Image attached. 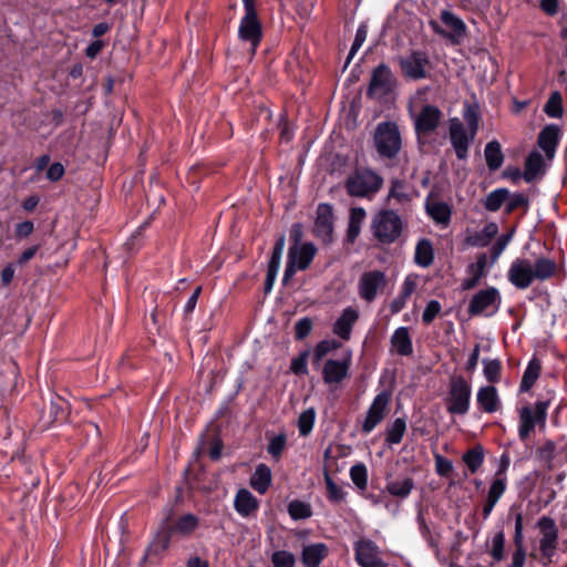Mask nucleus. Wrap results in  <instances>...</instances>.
<instances>
[{
  "label": "nucleus",
  "instance_id": "nucleus-1",
  "mask_svg": "<svg viewBox=\"0 0 567 567\" xmlns=\"http://www.w3.org/2000/svg\"><path fill=\"white\" fill-rule=\"evenodd\" d=\"M556 271L557 264L554 259L538 257L532 261L527 258H517L511 264L507 277L516 288L526 289L535 280L545 281L551 278Z\"/></svg>",
  "mask_w": 567,
  "mask_h": 567
},
{
  "label": "nucleus",
  "instance_id": "nucleus-2",
  "mask_svg": "<svg viewBox=\"0 0 567 567\" xmlns=\"http://www.w3.org/2000/svg\"><path fill=\"white\" fill-rule=\"evenodd\" d=\"M465 117L467 120L468 127H465L458 118H452L450 121V140L456 156L460 159H465L467 157L470 144L474 140L478 126L475 114H466Z\"/></svg>",
  "mask_w": 567,
  "mask_h": 567
},
{
  "label": "nucleus",
  "instance_id": "nucleus-3",
  "mask_svg": "<svg viewBox=\"0 0 567 567\" xmlns=\"http://www.w3.org/2000/svg\"><path fill=\"white\" fill-rule=\"evenodd\" d=\"M371 229L379 241L391 244L400 237L403 223L393 210H381L373 217Z\"/></svg>",
  "mask_w": 567,
  "mask_h": 567
},
{
  "label": "nucleus",
  "instance_id": "nucleus-4",
  "mask_svg": "<svg viewBox=\"0 0 567 567\" xmlns=\"http://www.w3.org/2000/svg\"><path fill=\"white\" fill-rule=\"evenodd\" d=\"M243 4L245 16L241 18L238 35L249 45V51L254 54L261 40V25L257 18L255 0H243Z\"/></svg>",
  "mask_w": 567,
  "mask_h": 567
},
{
  "label": "nucleus",
  "instance_id": "nucleus-5",
  "mask_svg": "<svg viewBox=\"0 0 567 567\" xmlns=\"http://www.w3.org/2000/svg\"><path fill=\"white\" fill-rule=\"evenodd\" d=\"M548 405L547 401H537L534 405L518 409V436L522 441L530 436L536 425H545Z\"/></svg>",
  "mask_w": 567,
  "mask_h": 567
},
{
  "label": "nucleus",
  "instance_id": "nucleus-6",
  "mask_svg": "<svg viewBox=\"0 0 567 567\" xmlns=\"http://www.w3.org/2000/svg\"><path fill=\"white\" fill-rule=\"evenodd\" d=\"M374 143L378 153L388 158L394 157L401 148V134L396 124L382 122L377 126Z\"/></svg>",
  "mask_w": 567,
  "mask_h": 567
},
{
  "label": "nucleus",
  "instance_id": "nucleus-7",
  "mask_svg": "<svg viewBox=\"0 0 567 567\" xmlns=\"http://www.w3.org/2000/svg\"><path fill=\"white\" fill-rule=\"evenodd\" d=\"M472 389L463 377L452 378L446 410L451 414L464 415L470 410Z\"/></svg>",
  "mask_w": 567,
  "mask_h": 567
},
{
  "label": "nucleus",
  "instance_id": "nucleus-8",
  "mask_svg": "<svg viewBox=\"0 0 567 567\" xmlns=\"http://www.w3.org/2000/svg\"><path fill=\"white\" fill-rule=\"evenodd\" d=\"M382 185V178L371 169H358L347 181L348 193L352 196L364 197L377 193Z\"/></svg>",
  "mask_w": 567,
  "mask_h": 567
},
{
  "label": "nucleus",
  "instance_id": "nucleus-9",
  "mask_svg": "<svg viewBox=\"0 0 567 567\" xmlns=\"http://www.w3.org/2000/svg\"><path fill=\"white\" fill-rule=\"evenodd\" d=\"M317 249L313 244L293 245L288 251V261L285 269L284 281L287 282L298 270H305L311 264Z\"/></svg>",
  "mask_w": 567,
  "mask_h": 567
},
{
  "label": "nucleus",
  "instance_id": "nucleus-10",
  "mask_svg": "<svg viewBox=\"0 0 567 567\" xmlns=\"http://www.w3.org/2000/svg\"><path fill=\"white\" fill-rule=\"evenodd\" d=\"M537 526L540 533V556L546 563H551L557 549L558 527L556 522L548 516H542L537 522Z\"/></svg>",
  "mask_w": 567,
  "mask_h": 567
},
{
  "label": "nucleus",
  "instance_id": "nucleus-11",
  "mask_svg": "<svg viewBox=\"0 0 567 567\" xmlns=\"http://www.w3.org/2000/svg\"><path fill=\"white\" fill-rule=\"evenodd\" d=\"M386 286L385 274L381 270H370L363 272L358 280V295L365 302L375 300L379 292Z\"/></svg>",
  "mask_w": 567,
  "mask_h": 567
},
{
  "label": "nucleus",
  "instance_id": "nucleus-12",
  "mask_svg": "<svg viewBox=\"0 0 567 567\" xmlns=\"http://www.w3.org/2000/svg\"><path fill=\"white\" fill-rule=\"evenodd\" d=\"M403 75L410 80H422L429 76L431 62L423 52L414 51L399 59Z\"/></svg>",
  "mask_w": 567,
  "mask_h": 567
},
{
  "label": "nucleus",
  "instance_id": "nucleus-13",
  "mask_svg": "<svg viewBox=\"0 0 567 567\" xmlns=\"http://www.w3.org/2000/svg\"><path fill=\"white\" fill-rule=\"evenodd\" d=\"M501 305V296L496 288H487L478 291L470 301L468 312L472 316L493 315Z\"/></svg>",
  "mask_w": 567,
  "mask_h": 567
},
{
  "label": "nucleus",
  "instance_id": "nucleus-14",
  "mask_svg": "<svg viewBox=\"0 0 567 567\" xmlns=\"http://www.w3.org/2000/svg\"><path fill=\"white\" fill-rule=\"evenodd\" d=\"M395 79L385 64H380L372 72L368 94L373 97H383L395 86Z\"/></svg>",
  "mask_w": 567,
  "mask_h": 567
},
{
  "label": "nucleus",
  "instance_id": "nucleus-15",
  "mask_svg": "<svg viewBox=\"0 0 567 567\" xmlns=\"http://www.w3.org/2000/svg\"><path fill=\"white\" fill-rule=\"evenodd\" d=\"M441 20L449 29V31L441 30L436 22H431L433 29L437 33L451 39L455 43L461 42L466 33V25L463 20L447 10L442 11Z\"/></svg>",
  "mask_w": 567,
  "mask_h": 567
},
{
  "label": "nucleus",
  "instance_id": "nucleus-16",
  "mask_svg": "<svg viewBox=\"0 0 567 567\" xmlns=\"http://www.w3.org/2000/svg\"><path fill=\"white\" fill-rule=\"evenodd\" d=\"M389 401L390 396L385 392H381L374 398L362 424L364 433H370L384 419Z\"/></svg>",
  "mask_w": 567,
  "mask_h": 567
},
{
  "label": "nucleus",
  "instance_id": "nucleus-17",
  "mask_svg": "<svg viewBox=\"0 0 567 567\" xmlns=\"http://www.w3.org/2000/svg\"><path fill=\"white\" fill-rule=\"evenodd\" d=\"M355 558L362 567H380L382 560L378 546L369 539H361L355 543Z\"/></svg>",
  "mask_w": 567,
  "mask_h": 567
},
{
  "label": "nucleus",
  "instance_id": "nucleus-18",
  "mask_svg": "<svg viewBox=\"0 0 567 567\" xmlns=\"http://www.w3.org/2000/svg\"><path fill=\"white\" fill-rule=\"evenodd\" d=\"M351 364V354L348 353L341 360H328L324 363L322 375L323 380L328 384L339 383L347 375Z\"/></svg>",
  "mask_w": 567,
  "mask_h": 567
},
{
  "label": "nucleus",
  "instance_id": "nucleus-19",
  "mask_svg": "<svg viewBox=\"0 0 567 567\" xmlns=\"http://www.w3.org/2000/svg\"><path fill=\"white\" fill-rule=\"evenodd\" d=\"M333 231V212L328 204H320L317 208L315 234L323 241H329Z\"/></svg>",
  "mask_w": 567,
  "mask_h": 567
},
{
  "label": "nucleus",
  "instance_id": "nucleus-20",
  "mask_svg": "<svg viewBox=\"0 0 567 567\" xmlns=\"http://www.w3.org/2000/svg\"><path fill=\"white\" fill-rule=\"evenodd\" d=\"M442 117V112L433 105H424L415 117V130L419 134L433 132Z\"/></svg>",
  "mask_w": 567,
  "mask_h": 567
},
{
  "label": "nucleus",
  "instance_id": "nucleus-21",
  "mask_svg": "<svg viewBox=\"0 0 567 567\" xmlns=\"http://www.w3.org/2000/svg\"><path fill=\"white\" fill-rule=\"evenodd\" d=\"M198 527V518L193 514H185L181 516L175 526L163 536L161 544L158 545L162 550H165L168 547L171 536L173 534H179L183 536H187L192 534Z\"/></svg>",
  "mask_w": 567,
  "mask_h": 567
},
{
  "label": "nucleus",
  "instance_id": "nucleus-22",
  "mask_svg": "<svg viewBox=\"0 0 567 567\" xmlns=\"http://www.w3.org/2000/svg\"><path fill=\"white\" fill-rule=\"evenodd\" d=\"M359 318V312L352 307L346 308L334 323L333 332L343 340H348L353 324Z\"/></svg>",
  "mask_w": 567,
  "mask_h": 567
},
{
  "label": "nucleus",
  "instance_id": "nucleus-23",
  "mask_svg": "<svg viewBox=\"0 0 567 567\" xmlns=\"http://www.w3.org/2000/svg\"><path fill=\"white\" fill-rule=\"evenodd\" d=\"M476 400L480 408L486 413L496 412L501 405L497 390L492 385L480 388L476 394Z\"/></svg>",
  "mask_w": 567,
  "mask_h": 567
},
{
  "label": "nucleus",
  "instance_id": "nucleus-24",
  "mask_svg": "<svg viewBox=\"0 0 567 567\" xmlns=\"http://www.w3.org/2000/svg\"><path fill=\"white\" fill-rule=\"evenodd\" d=\"M328 555V547L323 543L310 544L303 547L301 561L306 567H319Z\"/></svg>",
  "mask_w": 567,
  "mask_h": 567
},
{
  "label": "nucleus",
  "instance_id": "nucleus-25",
  "mask_svg": "<svg viewBox=\"0 0 567 567\" xmlns=\"http://www.w3.org/2000/svg\"><path fill=\"white\" fill-rule=\"evenodd\" d=\"M235 509L241 516H248L258 508L257 498L248 489H239L234 501Z\"/></svg>",
  "mask_w": 567,
  "mask_h": 567
},
{
  "label": "nucleus",
  "instance_id": "nucleus-26",
  "mask_svg": "<svg viewBox=\"0 0 567 567\" xmlns=\"http://www.w3.org/2000/svg\"><path fill=\"white\" fill-rule=\"evenodd\" d=\"M559 130L556 125L546 126L539 134L538 145L551 158L558 144Z\"/></svg>",
  "mask_w": 567,
  "mask_h": 567
},
{
  "label": "nucleus",
  "instance_id": "nucleus-27",
  "mask_svg": "<svg viewBox=\"0 0 567 567\" xmlns=\"http://www.w3.org/2000/svg\"><path fill=\"white\" fill-rule=\"evenodd\" d=\"M498 227L495 223H489L480 231L466 237V243L473 247H485L497 235Z\"/></svg>",
  "mask_w": 567,
  "mask_h": 567
},
{
  "label": "nucleus",
  "instance_id": "nucleus-28",
  "mask_svg": "<svg viewBox=\"0 0 567 567\" xmlns=\"http://www.w3.org/2000/svg\"><path fill=\"white\" fill-rule=\"evenodd\" d=\"M544 173V159L538 152H532L525 162L524 179L533 182Z\"/></svg>",
  "mask_w": 567,
  "mask_h": 567
},
{
  "label": "nucleus",
  "instance_id": "nucleus-29",
  "mask_svg": "<svg viewBox=\"0 0 567 567\" xmlns=\"http://www.w3.org/2000/svg\"><path fill=\"white\" fill-rule=\"evenodd\" d=\"M391 343L393 349L401 355H409L412 353V341L409 330L405 327H400L394 331L391 338Z\"/></svg>",
  "mask_w": 567,
  "mask_h": 567
},
{
  "label": "nucleus",
  "instance_id": "nucleus-30",
  "mask_svg": "<svg viewBox=\"0 0 567 567\" xmlns=\"http://www.w3.org/2000/svg\"><path fill=\"white\" fill-rule=\"evenodd\" d=\"M271 482V471L265 464H259L250 477V485L254 489L264 494Z\"/></svg>",
  "mask_w": 567,
  "mask_h": 567
},
{
  "label": "nucleus",
  "instance_id": "nucleus-31",
  "mask_svg": "<svg viewBox=\"0 0 567 567\" xmlns=\"http://www.w3.org/2000/svg\"><path fill=\"white\" fill-rule=\"evenodd\" d=\"M434 259V249L429 239H421L416 244L414 252V261L422 268L429 267Z\"/></svg>",
  "mask_w": 567,
  "mask_h": 567
},
{
  "label": "nucleus",
  "instance_id": "nucleus-32",
  "mask_svg": "<svg viewBox=\"0 0 567 567\" xmlns=\"http://www.w3.org/2000/svg\"><path fill=\"white\" fill-rule=\"evenodd\" d=\"M367 213L362 207H353L350 210L347 236L350 241H354L361 231V225L365 219Z\"/></svg>",
  "mask_w": 567,
  "mask_h": 567
},
{
  "label": "nucleus",
  "instance_id": "nucleus-33",
  "mask_svg": "<svg viewBox=\"0 0 567 567\" xmlns=\"http://www.w3.org/2000/svg\"><path fill=\"white\" fill-rule=\"evenodd\" d=\"M486 165L491 171L498 169L504 161L502 148L498 142L492 141L486 144L484 150Z\"/></svg>",
  "mask_w": 567,
  "mask_h": 567
},
{
  "label": "nucleus",
  "instance_id": "nucleus-34",
  "mask_svg": "<svg viewBox=\"0 0 567 567\" xmlns=\"http://www.w3.org/2000/svg\"><path fill=\"white\" fill-rule=\"evenodd\" d=\"M414 487V482L410 477H404L401 480H394L386 483V491L395 496L405 498L410 495Z\"/></svg>",
  "mask_w": 567,
  "mask_h": 567
},
{
  "label": "nucleus",
  "instance_id": "nucleus-35",
  "mask_svg": "<svg viewBox=\"0 0 567 567\" xmlns=\"http://www.w3.org/2000/svg\"><path fill=\"white\" fill-rule=\"evenodd\" d=\"M540 373V363L537 359L529 361L520 382V391H528L537 381Z\"/></svg>",
  "mask_w": 567,
  "mask_h": 567
},
{
  "label": "nucleus",
  "instance_id": "nucleus-36",
  "mask_svg": "<svg viewBox=\"0 0 567 567\" xmlns=\"http://www.w3.org/2000/svg\"><path fill=\"white\" fill-rule=\"evenodd\" d=\"M429 215L439 224H447L451 217L450 208L446 204L440 202H429L426 204Z\"/></svg>",
  "mask_w": 567,
  "mask_h": 567
},
{
  "label": "nucleus",
  "instance_id": "nucleus-37",
  "mask_svg": "<svg viewBox=\"0 0 567 567\" xmlns=\"http://www.w3.org/2000/svg\"><path fill=\"white\" fill-rule=\"evenodd\" d=\"M406 431V423L403 419H395L386 429V442L389 444H399Z\"/></svg>",
  "mask_w": 567,
  "mask_h": 567
},
{
  "label": "nucleus",
  "instance_id": "nucleus-38",
  "mask_svg": "<svg viewBox=\"0 0 567 567\" xmlns=\"http://www.w3.org/2000/svg\"><path fill=\"white\" fill-rule=\"evenodd\" d=\"M484 454L483 449L481 446H476L470 451H467L463 455V461L471 471V473H475L483 463Z\"/></svg>",
  "mask_w": 567,
  "mask_h": 567
},
{
  "label": "nucleus",
  "instance_id": "nucleus-39",
  "mask_svg": "<svg viewBox=\"0 0 567 567\" xmlns=\"http://www.w3.org/2000/svg\"><path fill=\"white\" fill-rule=\"evenodd\" d=\"M508 190L501 188L488 194L485 200V208L491 212H496L507 200Z\"/></svg>",
  "mask_w": 567,
  "mask_h": 567
},
{
  "label": "nucleus",
  "instance_id": "nucleus-40",
  "mask_svg": "<svg viewBox=\"0 0 567 567\" xmlns=\"http://www.w3.org/2000/svg\"><path fill=\"white\" fill-rule=\"evenodd\" d=\"M292 519H306L312 515L311 506L301 501H292L288 506Z\"/></svg>",
  "mask_w": 567,
  "mask_h": 567
},
{
  "label": "nucleus",
  "instance_id": "nucleus-41",
  "mask_svg": "<svg viewBox=\"0 0 567 567\" xmlns=\"http://www.w3.org/2000/svg\"><path fill=\"white\" fill-rule=\"evenodd\" d=\"M316 419V412L313 409L303 411L298 419V429L301 435H308L313 427Z\"/></svg>",
  "mask_w": 567,
  "mask_h": 567
},
{
  "label": "nucleus",
  "instance_id": "nucleus-42",
  "mask_svg": "<svg viewBox=\"0 0 567 567\" xmlns=\"http://www.w3.org/2000/svg\"><path fill=\"white\" fill-rule=\"evenodd\" d=\"M350 477L360 489H364L368 484V471L365 465L361 463L353 465L350 468Z\"/></svg>",
  "mask_w": 567,
  "mask_h": 567
},
{
  "label": "nucleus",
  "instance_id": "nucleus-43",
  "mask_svg": "<svg viewBox=\"0 0 567 567\" xmlns=\"http://www.w3.org/2000/svg\"><path fill=\"white\" fill-rule=\"evenodd\" d=\"M545 112L548 116L557 118L563 114L561 96L558 92H554L545 105Z\"/></svg>",
  "mask_w": 567,
  "mask_h": 567
},
{
  "label": "nucleus",
  "instance_id": "nucleus-44",
  "mask_svg": "<svg viewBox=\"0 0 567 567\" xmlns=\"http://www.w3.org/2000/svg\"><path fill=\"white\" fill-rule=\"evenodd\" d=\"M484 375L489 382H497L501 375V362L498 360H483Z\"/></svg>",
  "mask_w": 567,
  "mask_h": 567
},
{
  "label": "nucleus",
  "instance_id": "nucleus-45",
  "mask_svg": "<svg viewBox=\"0 0 567 567\" xmlns=\"http://www.w3.org/2000/svg\"><path fill=\"white\" fill-rule=\"evenodd\" d=\"M271 561L275 567H293L296 558L287 550H278L272 554Z\"/></svg>",
  "mask_w": 567,
  "mask_h": 567
},
{
  "label": "nucleus",
  "instance_id": "nucleus-46",
  "mask_svg": "<svg viewBox=\"0 0 567 567\" xmlns=\"http://www.w3.org/2000/svg\"><path fill=\"white\" fill-rule=\"evenodd\" d=\"M488 267V258L486 254H481L474 264L467 268L468 276H476V278L484 277L486 268Z\"/></svg>",
  "mask_w": 567,
  "mask_h": 567
},
{
  "label": "nucleus",
  "instance_id": "nucleus-47",
  "mask_svg": "<svg viewBox=\"0 0 567 567\" xmlns=\"http://www.w3.org/2000/svg\"><path fill=\"white\" fill-rule=\"evenodd\" d=\"M338 348V343L331 340L319 342L313 350L315 363H319L329 352Z\"/></svg>",
  "mask_w": 567,
  "mask_h": 567
},
{
  "label": "nucleus",
  "instance_id": "nucleus-48",
  "mask_svg": "<svg viewBox=\"0 0 567 567\" xmlns=\"http://www.w3.org/2000/svg\"><path fill=\"white\" fill-rule=\"evenodd\" d=\"M324 482L327 486L328 498L332 502L343 501L346 493L332 481L328 474L324 475Z\"/></svg>",
  "mask_w": 567,
  "mask_h": 567
},
{
  "label": "nucleus",
  "instance_id": "nucleus-49",
  "mask_svg": "<svg viewBox=\"0 0 567 567\" xmlns=\"http://www.w3.org/2000/svg\"><path fill=\"white\" fill-rule=\"evenodd\" d=\"M390 198L395 199L398 203L403 204L411 199V196L409 192L406 190V187L401 182H395L392 185L391 192H390Z\"/></svg>",
  "mask_w": 567,
  "mask_h": 567
},
{
  "label": "nucleus",
  "instance_id": "nucleus-50",
  "mask_svg": "<svg viewBox=\"0 0 567 567\" xmlns=\"http://www.w3.org/2000/svg\"><path fill=\"white\" fill-rule=\"evenodd\" d=\"M555 450L556 445L554 442H545L544 445L540 446L537 451L538 460L549 465L555 457Z\"/></svg>",
  "mask_w": 567,
  "mask_h": 567
},
{
  "label": "nucleus",
  "instance_id": "nucleus-51",
  "mask_svg": "<svg viewBox=\"0 0 567 567\" xmlns=\"http://www.w3.org/2000/svg\"><path fill=\"white\" fill-rule=\"evenodd\" d=\"M512 237H513V233H508L506 235H502L501 237H498L497 241L495 243V245L492 248L493 256H492L491 265L494 264L498 259V257L502 255V252L505 250V248L512 240Z\"/></svg>",
  "mask_w": 567,
  "mask_h": 567
},
{
  "label": "nucleus",
  "instance_id": "nucleus-52",
  "mask_svg": "<svg viewBox=\"0 0 567 567\" xmlns=\"http://www.w3.org/2000/svg\"><path fill=\"white\" fill-rule=\"evenodd\" d=\"M441 303L437 301V300H431L424 311H423V315H422V320L424 323L429 324L431 323L435 317L440 313L441 311Z\"/></svg>",
  "mask_w": 567,
  "mask_h": 567
},
{
  "label": "nucleus",
  "instance_id": "nucleus-53",
  "mask_svg": "<svg viewBox=\"0 0 567 567\" xmlns=\"http://www.w3.org/2000/svg\"><path fill=\"white\" fill-rule=\"evenodd\" d=\"M365 39H367V29H365V27L361 25L357 30L355 38H354V41H353L352 47L350 49L347 62H349L354 56L357 51L364 43Z\"/></svg>",
  "mask_w": 567,
  "mask_h": 567
},
{
  "label": "nucleus",
  "instance_id": "nucleus-54",
  "mask_svg": "<svg viewBox=\"0 0 567 567\" xmlns=\"http://www.w3.org/2000/svg\"><path fill=\"white\" fill-rule=\"evenodd\" d=\"M286 446V436L284 434H279L272 437L268 445V452L275 456L279 457Z\"/></svg>",
  "mask_w": 567,
  "mask_h": 567
},
{
  "label": "nucleus",
  "instance_id": "nucleus-55",
  "mask_svg": "<svg viewBox=\"0 0 567 567\" xmlns=\"http://www.w3.org/2000/svg\"><path fill=\"white\" fill-rule=\"evenodd\" d=\"M416 287L417 276L408 275L402 282L400 295L409 299L411 295L415 291Z\"/></svg>",
  "mask_w": 567,
  "mask_h": 567
},
{
  "label": "nucleus",
  "instance_id": "nucleus-56",
  "mask_svg": "<svg viewBox=\"0 0 567 567\" xmlns=\"http://www.w3.org/2000/svg\"><path fill=\"white\" fill-rule=\"evenodd\" d=\"M506 483L503 478L495 480L488 491V498L492 502H498L503 493L505 492Z\"/></svg>",
  "mask_w": 567,
  "mask_h": 567
},
{
  "label": "nucleus",
  "instance_id": "nucleus-57",
  "mask_svg": "<svg viewBox=\"0 0 567 567\" xmlns=\"http://www.w3.org/2000/svg\"><path fill=\"white\" fill-rule=\"evenodd\" d=\"M434 461H435V470L439 475L446 476L447 474L451 473V471L453 468L451 461H449L447 458L443 457L440 454H436L434 456Z\"/></svg>",
  "mask_w": 567,
  "mask_h": 567
},
{
  "label": "nucleus",
  "instance_id": "nucleus-58",
  "mask_svg": "<svg viewBox=\"0 0 567 567\" xmlns=\"http://www.w3.org/2000/svg\"><path fill=\"white\" fill-rule=\"evenodd\" d=\"M290 370L295 374H307L308 368H307V353H302L297 358H293L291 360Z\"/></svg>",
  "mask_w": 567,
  "mask_h": 567
},
{
  "label": "nucleus",
  "instance_id": "nucleus-59",
  "mask_svg": "<svg viewBox=\"0 0 567 567\" xmlns=\"http://www.w3.org/2000/svg\"><path fill=\"white\" fill-rule=\"evenodd\" d=\"M312 328V322L309 318H302L299 321H297L295 326L296 331V338L297 339H303L309 334Z\"/></svg>",
  "mask_w": 567,
  "mask_h": 567
},
{
  "label": "nucleus",
  "instance_id": "nucleus-60",
  "mask_svg": "<svg viewBox=\"0 0 567 567\" xmlns=\"http://www.w3.org/2000/svg\"><path fill=\"white\" fill-rule=\"evenodd\" d=\"M504 553V536L502 533L497 534L493 538V546L491 554L495 560H501Z\"/></svg>",
  "mask_w": 567,
  "mask_h": 567
},
{
  "label": "nucleus",
  "instance_id": "nucleus-61",
  "mask_svg": "<svg viewBox=\"0 0 567 567\" xmlns=\"http://www.w3.org/2000/svg\"><path fill=\"white\" fill-rule=\"evenodd\" d=\"M63 174L64 167L61 163H53L47 171V177L52 182L59 181Z\"/></svg>",
  "mask_w": 567,
  "mask_h": 567
},
{
  "label": "nucleus",
  "instance_id": "nucleus-62",
  "mask_svg": "<svg viewBox=\"0 0 567 567\" xmlns=\"http://www.w3.org/2000/svg\"><path fill=\"white\" fill-rule=\"evenodd\" d=\"M33 229H34V226H33L32 221L27 220V221L20 223L16 227V236L19 238H25L32 234Z\"/></svg>",
  "mask_w": 567,
  "mask_h": 567
},
{
  "label": "nucleus",
  "instance_id": "nucleus-63",
  "mask_svg": "<svg viewBox=\"0 0 567 567\" xmlns=\"http://www.w3.org/2000/svg\"><path fill=\"white\" fill-rule=\"evenodd\" d=\"M507 200H508V203H507L508 212L526 204V199L522 194H515L511 197L508 196Z\"/></svg>",
  "mask_w": 567,
  "mask_h": 567
},
{
  "label": "nucleus",
  "instance_id": "nucleus-64",
  "mask_svg": "<svg viewBox=\"0 0 567 567\" xmlns=\"http://www.w3.org/2000/svg\"><path fill=\"white\" fill-rule=\"evenodd\" d=\"M103 45V41L101 40L93 41L85 50L86 56L94 59L101 52Z\"/></svg>",
  "mask_w": 567,
  "mask_h": 567
}]
</instances>
